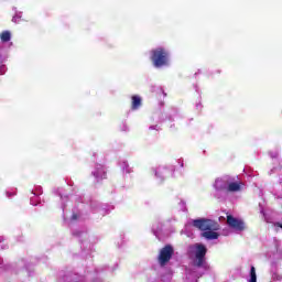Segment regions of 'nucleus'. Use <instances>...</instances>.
Masks as SVG:
<instances>
[{"label": "nucleus", "instance_id": "f257e3e1", "mask_svg": "<svg viewBox=\"0 0 282 282\" xmlns=\"http://www.w3.org/2000/svg\"><path fill=\"white\" fill-rule=\"evenodd\" d=\"M193 226L194 228L202 230V237H204V239H207L208 241L219 239V234H217V230H219V223L213 219L199 218L193 220Z\"/></svg>", "mask_w": 282, "mask_h": 282}, {"label": "nucleus", "instance_id": "f03ea898", "mask_svg": "<svg viewBox=\"0 0 282 282\" xmlns=\"http://www.w3.org/2000/svg\"><path fill=\"white\" fill-rule=\"evenodd\" d=\"M150 59L156 68L166 67L169 65V51L164 47L152 50Z\"/></svg>", "mask_w": 282, "mask_h": 282}, {"label": "nucleus", "instance_id": "7ed1b4c3", "mask_svg": "<svg viewBox=\"0 0 282 282\" xmlns=\"http://www.w3.org/2000/svg\"><path fill=\"white\" fill-rule=\"evenodd\" d=\"M195 260L193 262L194 268H204L206 265V253L208 252V249L203 243H196L195 245Z\"/></svg>", "mask_w": 282, "mask_h": 282}, {"label": "nucleus", "instance_id": "20e7f679", "mask_svg": "<svg viewBox=\"0 0 282 282\" xmlns=\"http://www.w3.org/2000/svg\"><path fill=\"white\" fill-rule=\"evenodd\" d=\"M173 254H175V250L173 249V246L166 245L160 250L158 261L161 268H164L171 259H173Z\"/></svg>", "mask_w": 282, "mask_h": 282}, {"label": "nucleus", "instance_id": "39448f33", "mask_svg": "<svg viewBox=\"0 0 282 282\" xmlns=\"http://www.w3.org/2000/svg\"><path fill=\"white\" fill-rule=\"evenodd\" d=\"M227 224L229 228L234 230H239L240 232L246 230V224L239 218H235L232 215L227 216Z\"/></svg>", "mask_w": 282, "mask_h": 282}, {"label": "nucleus", "instance_id": "423d86ee", "mask_svg": "<svg viewBox=\"0 0 282 282\" xmlns=\"http://www.w3.org/2000/svg\"><path fill=\"white\" fill-rule=\"evenodd\" d=\"M132 104L131 109L132 111H137L140 107H142V98L138 95L131 97Z\"/></svg>", "mask_w": 282, "mask_h": 282}, {"label": "nucleus", "instance_id": "0eeeda50", "mask_svg": "<svg viewBox=\"0 0 282 282\" xmlns=\"http://www.w3.org/2000/svg\"><path fill=\"white\" fill-rule=\"evenodd\" d=\"M228 193H237L239 191H241V183H229L228 187H227Z\"/></svg>", "mask_w": 282, "mask_h": 282}, {"label": "nucleus", "instance_id": "6e6552de", "mask_svg": "<svg viewBox=\"0 0 282 282\" xmlns=\"http://www.w3.org/2000/svg\"><path fill=\"white\" fill-rule=\"evenodd\" d=\"M10 39H12V34L10 33V31H3L2 33H0V40L2 41V43L10 42Z\"/></svg>", "mask_w": 282, "mask_h": 282}, {"label": "nucleus", "instance_id": "1a4fd4ad", "mask_svg": "<svg viewBox=\"0 0 282 282\" xmlns=\"http://www.w3.org/2000/svg\"><path fill=\"white\" fill-rule=\"evenodd\" d=\"M249 282H257V269L254 267H251V269H250Z\"/></svg>", "mask_w": 282, "mask_h": 282}, {"label": "nucleus", "instance_id": "9d476101", "mask_svg": "<svg viewBox=\"0 0 282 282\" xmlns=\"http://www.w3.org/2000/svg\"><path fill=\"white\" fill-rule=\"evenodd\" d=\"M73 219H78V216H76V215H73Z\"/></svg>", "mask_w": 282, "mask_h": 282}]
</instances>
